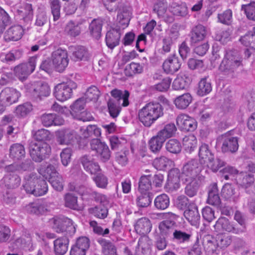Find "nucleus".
<instances>
[{
  "label": "nucleus",
  "mask_w": 255,
  "mask_h": 255,
  "mask_svg": "<svg viewBox=\"0 0 255 255\" xmlns=\"http://www.w3.org/2000/svg\"><path fill=\"white\" fill-rule=\"evenodd\" d=\"M139 121L146 127H150L163 115V108L159 102H149L138 111Z\"/></svg>",
  "instance_id": "1"
},
{
  "label": "nucleus",
  "mask_w": 255,
  "mask_h": 255,
  "mask_svg": "<svg viewBox=\"0 0 255 255\" xmlns=\"http://www.w3.org/2000/svg\"><path fill=\"white\" fill-rule=\"evenodd\" d=\"M243 58L236 50L227 51L219 66L224 74L232 75L240 66H242Z\"/></svg>",
  "instance_id": "2"
},
{
  "label": "nucleus",
  "mask_w": 255,
  "mask_h": 255,
  "mask_svg": "<svg viewBox=\"0 0 255 255\" xmlns=\"http://www.w3.org/2000/svg\"><path fill=\"white\" fill-rule=\"evenodd\" d=\"M50 222L57 233H65V235L72 237L76 232V227L72 220L67 217H54L50 220Z\"/></svg>",
  "instance_id": "3"
},
{
  "label": "nucleus",
  "mask_w": 255,
  "mask_h": 255,
  "mask_svg": "<svg viewBox=\"0 0 255 255\" xmlns=\"http://www.w3.org/2000/svg\"><path fill=\"white\" fill-rule=\"evenodd\" d=\"M29 152L33 160L40 162L49 157L51 149L46 142H31L29 146Z\"/></svg>",
  "instance_id": "4"
},
{
  "label": "nucleus",
  "mask_w": 255,
  "mask_h": 255,
  "mask_svg": "<svg viewBox=\"0 0 255 255\" xmlns=\"http://www.w3.org/2000/svg\"><path fill=\"white\" fill-rule=\"evenodd\" d=\"M203 168L200 161L197 159L188 160L183 166L181 176L182 179H199V173Z\"/></svg>",
  "instance_id": "5"
},
{
  "label": "nucleus",
  "mask_w": 255,
  "mask_h": 255,
  "mask_svg": "<svg viewBox=\"0 0 255 255\" xmlns=\"http://www.w3.org/2000/svg\"><path fill=\"white\" fill-rule=\"evenodd\" d=\"M56 141L60 145H72L77 141L79 136L77 132L71 128H63L56 132Z\"/></svg>",
  "instance_id": "6"
},
{
  "label": "nucleus",
  "mask_w": 255,
  "mask_h": 255,
  "mask_svg": "<svg viewBox=\"0 0 255 255\" xmlns=\"http://www.w3.org/2000/svg\"><path fill=\"white\" fill-rule=\"evenodd\" d=\"M53 65L56 71L62 72L68 65L69 59L66 50L61 48L53 51L51 55Z\"/></svg>",
  "instance_id": "7"
},
{
  "label": "nucleus",
  "mask_w": 255,
  "mask_h": 255,
  "mask_svg": "<svg viewBox=\"0 0 255 255\" xmlns=\"http://www.w3.org/2000/svg\"><path fill=\"white\" fill-rule=\"evenodd\" d=\"M37 57H30L27 63L20 64L14 68L15 75L20 80L25 79L35 70Z\"/></svg>",
  "instance_id": "8"
},
{
  "label": "nucleus",
  "mask_w": 255,
  "mask_h": 255,
  "mask_svg": "<svg viewBox=\"0 0 255 255\" xmlns=\"http://www.w3.org/2000/svg\"><path fill=\"white\" fill-rule=\"evenodd\" d=\"M91 149L95 151L102 161L105 162L111 157V151L109 146L104 142H102L98 138H93L90 141Z\"/></svg>",
  "instance_id": "9"
},
{
  "label": "nucleus",
  "mask_w": 255,
  "mask_h": 255,
  "mask_svg": "<svg viewBox=\"0 0 255 255\" xmlns=\"http://www.w3.org/2000/svg\"><path fill=\"white\" fill-rule=\"evenodd\" d=\"M219 142L222 144L221 150L224 153H235L239 148L238 138L228 134L222 135L219 138Z\"/></svg>",
  "instance_id": "10"
},
{
  "label": "nucleus",
  "mask_w": 255,
  "mask_h": 255,
  "mask_svg": "<svg viewBox=\"0 0 255 255\" xmlns=\"http://www.w3.org/2000/svg\"><path fill=\"white\" fill-rule=\"evenodd\" d=\"M176 124L179 128L184 131H193L196 129L197 126V122L194 119L184 114L177 116Z\"/></svg>",
  "instance_id": "11"
},
{
  "label": "nucleus",
  "mask_w": 255,
  "mask_h": 255,
  "mask_svg": "<svg viewBox=\"0 0 255 255\" xmlns=\"http://www.w3.org/2000/svg\"><path fill=\"white\" fill-rule=\"evenodd\" d=\"M214 227L219 231L223 230L238 235L243 234V229H239L237 224L230 222L225 217H220L216 222Z\"/></svg>",
  "instance_id": "12"
},
{
  "label": "nucleus",
  "mask_w": 255,
  "mask_h": 255,
  "mask_svg": "<svg viewBox=\"0 0 255 255\" xmlns=\"http://www.w3.org/2000/svg\"><path fill=\"white\" fill-rule=\"evenodd\" d=\"M20 93L13 88L6 87L0 93V101L6 106H9L18 101Z\"/></svg>",
  "instance_id": "13"
},
{
  "label": "nucleus",
  "mask_w": 255,
  "mask_h": 255,
  "mask_svg": "<svg viewBox=\"0 0 255 255\" xmlns=\"http://www.w3.org/2000/svg\"><path fill=\"white\" fill-rule=\"evenodd\" d=\"M122 30L121 28L114 26L107 32L105 40L109 48L112 50L119 45Z\"/></svg>",
  "instance_id": "14"
},
{
  "label": "nucleus",
  "mask_w": 255,
  "mask_h": 255,
  "mask_svg": "<svg viewBox=\"0 0 255 255\" xmlns=\"http://www.w3.org/2000/svg\"><path fill=\"white\" fill-rule=\"evenodd\" d=\"M80 162L85 170L91 174H95L101 170L98 163L90 154L82 155L80 158Z\"/></svg>",
  "instance_id": "15"
},
{
  "label": "nucleus",
  "mask_w": 255,
  "mask_h": 255,
  "mask_svg": "<svg viewBox=\"0 0 255 255\" xmlns=\"http://www.w3.org/2000/svg\"><path fill=\"white\" fill-rule=\"evenodd\" d=\"M29 93L35 100L41 101L43 98L49 96L50 89L47 83H40L36 86H32L29 90Z\"/></svg>",
  "instance_id": "16"
},
{
  "label": "nucleus",
  "mask_w": 255,
  "mask_h": 255,
  "mask_svg": "<svg viewBox=\"0 0 255 255\" xmlns=\"http://www.w3.org/2000/svg\"><path fill=\"white\" fill-rule=\"evenodd\" d=\"M72 93L67 84L61 83L55 86L53 94L57 100L64 102L72 97Z\"/></svg>",
  "instance_id": "17"
},
{
  "label": "nucleus",
  "mask_w": 255,
  "mask_h": 255,
  "mask_svg": "<svg viewBox=\"0 0 255 255\" xmlns=\"http://www.w3.org/2000/svg\"><path fill=\"white\" fill-rule=\"evenodd\" d=\"M83 18L79 19L70 20L66 24L65 27V32L68 35L76 37L79 35L82 31L81 25L85 22Z\"/></svg>",
  "instance_id": "18"
},
{
  "label": "nucleus",
  "mask_w": 255,
  "mask_h": 255,
  "mask_svg": "<svg viewBox=\"0 0 255 255\" xmlns=\"http://www.w3.org/2000/svg\"><path fill=\"white\" fill-rule=\"evenodd\" d=\"M90 247L89 239L86 237L79 238L70 251V255H86Z\"/></svg>",
  "instance_id": "19"
},
{
  "label": "nucleus",
  "mask_w": 255,
  "mask_h": 255,
  "mask_svg": "<svg viewBox=\"0 0 255 255\" xmlns=\"http://www.w3.org/2000/svg\"><path fill=\"white\" fill-rule=\"evenodd\" d=\"M207 35V28L203 25L198 24L193 27L190 33L191 45H194L203 40Z\"/></svg>",
  "instance_id": "20"
},
{
  "label": "nucleus",
  "mask_w": 255,
  "mask_h": 255,
  "mask_svg": "<svg viewBox=\"0 0 255 255\" xmlns=\"http://www.w3.org/2000/svg\"><path fill=\"white\" fill-rule=\"evenodd\" d=\"M183 183L185 184V194L190 198L196 196L198 191L200 181L199 179H182Z\"/></svg>",
  "instance_id": "21"
},
{
  "label": "nucleus",
  "mask_w": 255,
  "mask_h": 255,
  "mask_svg": "<svg viewBox=\"0 0 255 255\" xmlns=\"http://www.w3.org/2000/svg\"><path fill=\"white\" fill-rule=\"evenodd\" d=\"M0 185H4L7 189H14L21 184L20 176L14 173L5 174L0 180Z\"/></svg>",
  "instance_id": "22"
},
{
  "label": "nucleus",
  "mask_w": 255,
  "mask_h": 255,
  "mask_svg": "<svg viewBox=\"0 0 255 255\" xmlns=\"http://www.w3.org/2000/svg\"><path fill=\"white\" fill-rule=\"evenodd\" d=\"M181 62L175 55L168 57L162 65L164 72L167 74H173L177 72L181 67Z\"/></svg>",
  "instance_id": "23"
},
{
  "label": "nucleus",
  "mask_w": 255,
  "mask_h": 255,
  "mask_svg": "<svg viewBox=\"0 0 255 255\" xmlns=\"http://www.w3.org/2000/svg\"><path fill=\"white\" fill-rule=\"evenodd\" d=\"M184 216L191 225L196 226L199 224L200 215L195 203L191 205L188 209L184 211Z\"/></svg>",
  "instance_id": "24"
},
{
  "label": "nucleus",
  "mask_w": 255,
  "mask_h": 255,
  "mask_svg": "<svg viewBox=\"0 0 255 255\" xmlns=\"http://www.w3.org/2000/svg\"><path fill=\"white\" fill-rule=\"evenodd\" d=\"M130 14V10L127 7L120 9L118 13L116 24L115 26L124 30L128 25Z\"/></svg>",
  "instance_id": "25"
},
{
  "label": "nucleus",
  "mask_w": 255,
  "mask_h": 255,
  "mask_svg": "<svg viewBox=\"0 0 255 255\" xmlns=\"http://www.w3.org/2000/svg\"><path fill=\"white\" fill-rule=\"evenodd\" d=\"M236 180L239 186L247 189L253 185L255 179L253 174L241 172L237 175Z\"/></svg>",
  "instance_id": "26"
},
{
  "label": "nucleus",
  "mask_w": 255,
  "mask_h": 255,
  "mask_svg": "<svg viewBox=\"0 0 255 255\" xmlns=\"http://www.w3.org/2000/svg\"><path fill=\"white\" fill-rule=\"evenodd\" d=\"M25 156V148L20 143L12 144L9 149V157L14 161L23 159Z\"/></svg>",
  "instance_id": "27"
},
{
  "label": "nucleus",
  "mask_w": 255,
  "mask_h": 255,
  "mask_svg": "<svg viewBox=\"0 0 255 255\" xmlns=\"http://www.w3.org/2000/svg\"><path fill=\"white\" fill-rule=\"evenodd\" d=\"M111 94L113 97L111 99L118 103L121 104L123 107H127L129 105L128 98L129 93L128 91H122L115 89L112 90Z\"/></svg>",
  "instance_id": "28"
},
{
  "label": "nucleus",
  "mask_w": 255,
  "mask_h": 255,
  "mask_svg": "<svg viewBox=\"0 0 255 255\" xmlns=\"http://www.w3.org/2000/svg\"><path fill=\"white\" fill-rule=\"evenodd\" d=\"M180 171L177 168L169 170L168 174L167 185L172 190H176L180 187Z\"/></svg>",
  "instance_id": "29"
},
{
  "label": "nucleus",
  "mask_w": 255,
  "mask_h": 255,
  "mask_svg": "<svg viewBox=\"0 0 255 255\" xmlns=\"http://www.w3.org/2000/svg\"><path fill=\"white\" fill-rule=\"evenodd\" d=\"M69 236L59 238L54 241V249L56 255H64L68 250Z\"/></svg>",
  "instance_id": "30"
},
{
  "label": "nucleus",
  "mask_w": 255,
  "mask_h": 255,
  "mask_svg": "<svg viewBox=\"0 0 255 255\" xmlns=\"http://www.w3.org/2000/svg\"><path fill=\"white\" fill-rule=\"evenodd\" d=\"M41 121L45 127L61 126L63 125L64 120L55 114H43L41 117Z\"/></svg>",
  "instance_id": "31"
},
{
  "label": "nucleus",
  "mask_w": 255,
  "mask_h": 255,
  "mask_svg": "<svg viewBox=\"0 0 255 255\" xmlns=\"http://www.w3.org/2000/svg\"><path fill=\"white\" fill-rule=\"evenodd\" d=\"M152 225L150 221L147 218L143 217L139 219L134 225L136 233L141 235L148 234L151 229Z\"/></svg>",
  "instance_id": "32"
},
{
  "label": "nucleus",
  "mask_w": 255,
  "mask_h": 255,
  "mask_svg": "<svg viewBox=\"0 0 255 255\" xmlns=\"http://www.w3.org/2000/svg\"><path fill=\"white\" fill-rule=\"evenodd\" d=\"M193 100L192 96L189 93H186L176 97L173 103L176 108L179 110H185L187 108Z\"/></svg>",
  "instance_id": "33"
},
{
  "label": "nucleus",
  "mask_w": 255,
  "mask_h": 255,
  "mask_svg": "<svg viewBox=\"0 0 255 255\" xmlns=\"http://www.w3.org/2000/svg\"><path fill=\"white\" fill-rule=\"evenodd\" d=\"M89 52L87 49L83 46H77L72 48V54L70 56L72 60L76 62L82 60H87L89 57Z\"/></svg>",
  "instance_id": "34"
},
{
  "label": "nucleus",
  "mask_w": 255,
  "mask_h": 255,
  "mask_svg": "<svg viewBox=\"0 0 255 255\" xmlns=\"http://www.w3.org/2000/svg\"><path fill=\"white\" fill-rule=\"evenodd\" d=\"M23 30L19 25L11 26L5 33L4 38L5 41H17L22 35Z\"/></svg>",
  "instance_id": "35"
},
{
  "label": "nucleus",
  "mask_w": 255,
  "mask_h": 255,
  "mask_svg": "<svg viewBox=\"0 0 255 255\" xmlns=\"http://www.w3.org/2000/svg\"><path fill=\"white\" fill-rule=\"evenodd\" d=\"M103 25V21L99 18L94 19L89 25V31L90 35L96 39L101 36V31Z\"/></svg>",
  "instance_id": "36"
},
{
  "label": "nucleus",
  "mask_w": 255,
  "mask_h": 255,
  "mask_svg": "<svg viewBox=\"0 0 255 255\" xmlns=\"http://www.w3.org/2000/svg\"><path fill=\"white\" fill-rule=\"evenodd\" d=\"M174 223V221L168 220L161 222L158 225L159 233L157 234L167 238L173 235L175 230L173 227Z\"/></svg>",
  "instance_id": "37"
},
{
  "label": "nucleus",
  "mask_w": 255,
  "mask_h": 255,
  "mask_svg": "<svg viewBox=\"0 0 255 255\" xmlns=\"http://www.w3.org/2000/svg\"><path fill=\"white\" fill-rule=\"evenodd\" d=\"M212 90V86L208 77L202 78L198 83L197 94L200 96H204Z\"/></svg>",
  "instance_id": "38"
},
{
  "label": "nucleus",
  "mask_w": 255,
  "mask_h": 255,
  "mask_svg": "<svg viewBox=\"0 0 255 255\" xmlns=\"http://www.w3.org/2000/svg\"><path fill=\"white\" fill-rule=\"evenodd\" d=\"M27 210L29 213L36 215H42L49 211L46 203L39 202L30 203L27 206Z\"/></svg>",
  "instance_id": "39"
},
{
  "label": "nucleus",
  "mask_w": 255,
  "mask_h": 255,
  "mask_svg": "<svg viewBox=\"0 0 255 255\" xmlns=\"http://www.w3.org/2000/svg\"><path fill=\"white\" fill-rule=\"evenodd\" d=\"M81 135L84 138L96 137L97 138L101 134V130L96 125H89L86 128H81L80 129Z\"/></svg>",
  "instance_id": "40"
},
{
  "label": "nucleus",
  "mask_w": 255,
  "mask_h": 255,
  "mask_svg": "<svg viewBox=\"0 0 255 255\" xmlns=\"http://www.w3.org/2000/svg\"><path fill=\"white\" fill-rule=\"evenodd\" d=\"M191 234L186 232L176 230L173 234L172 241L178 244H185L190 242Z\"/></svg>",
  "instance_id": "41"
},
{
  "label": "nucleus",
  "mask_w": 255,
  "mask_h": 255,
  "mask_svg": "<svg viewBox=\"0 0 255 255\" xmlns=\"http://www.w3.org/2000/svg\"><path fill=\"white\" fill-rule=\"evenodd\" d=\"M208 203L213 206L219 207L221 201L219 195V191L216 184L213 185L208 191Z\"/></svg>",
  "instance_id": "42"
},
{
  "label": "nucleus",
  "mask_w": 255,
  "mask_h": 255,
  "mask_svg": "<svg viewBox=\"0 0 255 255\" xmlns=\"http://www.w3.org/2000/svg\"><path fill=\"white\" fill-rule=\"evenodd\" d=\"M17 12L24 22L28 23L31 20L33 15L31 4L25 3L22 7L17 9Z\"/></svg>",
  "instance_id": "43"
},
{
  "label": "nucleus",
  "mask_w": 255,
  "mask_h": 255,
  "mask_svg": "<svg viewBox=\"0 0 255 255\" xmlns=\"http://www.w3.org/2000/svg\"><path fill=\"white\" fill-rule=\"evenodd\" d=\"M26 187L28 188L27 186H26ZM27 189L28 191L31 192L34 196H40L47 193L48 185L47 182L44 180L37 178L35 190H32L31 189Z\"/></svg>",
  "instance_id": "44"
},
{
  "label": "nucleus",
  "mask_w": 255,
  "mask_h": 255,
  "mask_svg": "<svg viewBox=\"0 0 255 255\" xmlns=\"http://www.w3.org/2000/svg\"><path fill=\"white\" fill-rule=\"evenodd\" d=\"M97 242L101 246L102 252L105 255H117L116 248L110 241L100 238Z\"/></svg>",
  "instance_id": "45"
},
{
  "label": "nucleus",
  "mask_w": 255,
  "mask_h": 255,
  "mask_svg": "<svg viewBox=\"0 0 255 255\" xmlns=\"http://www.w3.org/2000/svg\"><path fill=\"white\" fill-rule=\"evenodd\" d=\"M33 110V106L30 102H25L17 106L15 109V116L19 118H24Z\"/></svg>",
  "instance_id": "46"
},
{
  "label": "nucleus",
  "mask_w": 255,
  "mask_h": 255,
  "mask_svg": "<svg viewBox=\"0 0 255 255\" xmlns=\"http://www.w3.org/2000/svg\"><path fill=\"white\" fill-rule=\"evenodd\" d=\"M165 147L167 152L172 154H177L181 151L182 145L178 140L172 138L169 139L165 143Z\"/></svg>",
  "instance_id": "47"
},
{
  "label": "nucleus",
  "mask_w": 255,
  "mask_h": 255,
  "mask_svg": "<svg viewBox=\"0 0 255 255\" xmlns=\"http://www.w3.org/2000/svg\"><path fill=\"white\" fill-rule=\"evenodd\" d=\"M190 80L189 77L184 75L177 76L172 83V88L175 90H181L188 88Z\"/></svg>",
  "instance_id": "48"
},
{
  "label": "nucleus",
  "mask_w": 255,
  "mask_h": 255,
  "mask_svg": "<svg viewBox=\"0 0 255 255\" xmlns=\"http://www.w3.org/2000/svg\"><path fill=\"white\" fill-rule=\"evenodd\" d=\"M177 128L174 124L170 123L166 125L163 129L160 130L157 134L165 141L166 139L174 136Z\"/></svg>",
  "instance_id": "49"
},
{
  "label": "nucleus",
  "mask_w": 255,
  "mask_h": 255,
  "mask_svg": "<svg viewBox=\"0 0 255 255\" xmlns=\"http://www.w3.org/2000/svg\"><path fill=\"white\" fill-rule=\"evenodd\" d=\"M170 203L169 198L165 194H162L157 196L154 200L155 208L159 210H163L167 209Z\"/></svg>",
  "instance_id": "50"
},
{
  "label": "nucleus",
  "mask_w": 255,
  "mask_h": 255,
  "mask_svg": "<svg viewBox=\"0 0 255 255\" xmlns=\"http://www.w3.org/2000/svg\"><path fill=\"white\" fill-rule=\"evenodd\" d=\"M194 203V202L190 201L188 198L184 195L178 196L174 200L175 207L178 210L184 211Z\"/></svg>",
  "instance_id": "51"
},
{
  "label": "nucleus",
  "mask_w": 255,
  "mask_h": 255,
  "mask_svg": "<svg viewBox=\"0 0 255 255\" xmlns=\"http://www.w3.org/2000/svg\"><path fill=\"white\" fill-rule=\"evenodd\" d=\"M152 188L151 175L141 176L138 182V191L141 193H149Z\"/></svg>",
  "instance_id": "52"
},
{
  "label": "nucleus",
  "mask_w": 255,
  "mask_h": 255,
  "mask_svg": "<svg viewBox=\"0 0 255 255\" xmlns=\"http://www.w3.org/2000/svg\"><path fill=\"white\" fill-rule=\"evenodd\" d=\"M86 100L84 98H81L77 100L75 103L70 106V113L73 117L76 118L80 115L84 109Z\"/></svg>",
  "instance_id": "53"
},
{
  "label": "nucleus",
  "mask_w": 255,
  "mask_h": 255,
  "mask_svg": "<svg viewBox=\"0 0 255 255\" xmlns=\"http://www.w3.org/2000/svg\"><path fill=\"white\" fill-rule=\"evenodd\" d=\"M171 162L167 157L162 156L155 158L153 161L152 164L158 170H165L170 166Z\"/></svg>",
  "instance_id": "54"
},
{
  "label": "nucleus",
  "mask_w": 255,
  "mask_h": 255,
  "mask_svg": "<svg viewBox=\"0 0 255 255\" xmlns=\"http://www.w3.org/2000/svg\"><path fill=\"white\" fill-rule=\"evenodd\" d=\"M167 9V3L164 0H158L153 5V12L156 13L159 18H163Z\"/></svg>",
  "instance_id": "55"
},
{
  "label": "nucleus",
  "mask_w": 255,
  "mask_h": 255,
  "mask_svg": "<svg viewBox=\"0 0 255 255\" xmlns=\"http://www.w3.org/2000/svg\"><path fill=\"white\" fill-rule=\"evenodd\" d=\"M107 106L110 116L114 119L120 114L123 105L110 99L108 102Z\"/></svg>",
  "instance_id": "56"
},
{
  "label": "nucleus",
  "mask_w": 255,
  "mask_h": 255,
  "mask_svg": "<svg viewBox=\"0 0 255 255\" xmlns=\"http://www.w3.org/2000/svg\"><path fill=\"white\" fill-rule=\"evenodd\" d=\"M241 10L244 12L248 19L255 21V1H251L249 3L242 4Z\"/></svg>",
  "instance_id": "57"
},
{
  "label": "nucleus",
  "mask_w": 255,
  "mask_h": 255,
  "mask_svg": "<svg viewBox=\"0 0 255 255\" xmlns=\"http://www.w3.org/2000/svg\"><path fill=\"white\" fill-rule=\"evenodd\" d=\"M165 140L161 139L157 134L153 136L149 141V149L153 152H157L161 149Z\"/></svg>",
  "instance_id": "58"
},
{
  "label": "nucleus",
  "mask_w": 255,
  "mask_h": 255,
  "mask_svg": "<svg viewBox=\"0 0 255 255\" xmlns=\"http://www.w3.org/2000/svg\"><path fill=\"white\" fill-rule=\"evenodd\" d=\"M65 206L66 207L75 210H79L78 204L77 197L72 193H68L64 196Z\"/></svg>",
  "instance_id": "59"
},
{
  "label": "nucleus",
  "mask_w": 255,
  "mask_h": 255,
  "mask_svg": "<svg viewBox=\"0 0 255 255\" xmlns=\"http://www.w3.org/2000/svg\"><path fill=\"white\" fill-rule=\"evenodd\" d=\"M100 95L101 93L98 88L95 86H91L87 90L84 98L87 102H96L98 100Z\"/></svg>",
  "instance_id": "60"
},
{
  "label": "nucleus",
  "mask_w": 255,
  "mask_h": 255,
  "mask_svg": "<svg viewBox=\"0 0 255 255\" xmlns=\"http://www.w3.org/2000/svg\"><path fill=\"white\" fill-rule=\"evenodd\" d=\"M33 137L38 142H46L51 140L52 134L48 130L42 128L35 131Z\"/></svg>",
  "instance_id": "61"
},
{
  "label": "nucleus",
  "mask_w": 255,
  "mask_h": 255,
  "mask_svg": "<svg viewBox=\"0 0 255 255\" xmlns=\"http://www.w3.org/2000/svg\"><path fill=\"white\" fill-rule=\"evenodd\" d=\"M240 40L246 47L255 50V34L253 31H250L242 36Z\"/></svg>",
  "instance_id": "62"
},
{
  "label": "nucleus",
  "mask_w": 255,
  "mask_h": 255,
  "mask_svg": "<svg viewBox=\"0 0 255 255\" xmlns=\"http://www.w3.org/2000/svg\"><path fill=\"white\" fill-rule=\"evenodd\" d=\"M89 212L95 217L102 219L106 218L108 214V209L103 205L90 208L89 210Z\"/></svg>",
  "instance_id": "63"
},
{
  "label": "nucleus",
  "mask_w": 255,
  "mask_h": 255,
  "mask_svg": "<svg viewBox=\"0 0 255 255\" xmlns=\"http://www.w3.org/2000/svg\"><path fill=\"white\" fill-rule=\"evenodd\" d=\"M198 155L200 160L204 159L208 161L213 159L214 154L209 149L208 144L202 143L199 147Z\"/></svg>",
  "instance_id": "64"
}]
</instances>
